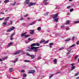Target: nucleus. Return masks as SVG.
I'll return each mask as SVG.
<instances>
[{
	"instance_id": "10",
	"label": "nucleus",
	"mask_w": 79,
	"mask_h": 79,
	"mask_svg": "<svg viewBox=\"0 0 79 79\" xmlns=\"http://www.w3.org/2000/svg\"><path fill=\"white\" fill-rule=\"evenodd\" d=\"M22 51L21 50L20 51H17L16 52L14 53L15 55H18L19 53H21Z\"/></svg>"
},
{
	"instance_id": "31",
	"label": "nucleus",
	"mask_w": 79,
	"mask_h": 79,
	"mask_svg": "<svg viewBox=\"0 0 79 79\" xmlns=\"http://www.w3.org/2000/svg\"><path fill=\"white\" fill-rule=\"evenodd\" d=\"M7 58H8L7 56L4 57L2 58V59L3 60H6V59H7Z\"/></svg>"
},
{
	"instance_id": "60",
	"label": "nucleus",
	"mask_w": 79,
	"mask_h": 79,
	"mask_svg": "<svg viewBox=\"0 0 79 79\" xmlns=\"http://www.w3.org/2000/svg\"><path fill=\"white\" fill-rule=\"evenodd\" d=\"M3 61V60L2 59H0V62H2Z\"/></svg>"
},
{
	"instance_id": "23",
	"label": "nucleus",
	"mask_w": 79,
	"mask_h": 79,
	"mask_svg": "<svg viewBox=\"0 0 79 79\" xmlns=\"http://www.w3.org/2000/svg\"><path fill=\"white\" fill-rule=\"evenodd\" d=\"M37 29L38 31H41V27H39L37 28Z\"/></svg>"
},
{
	"instance_id": "48",
	"label": "nucleus",
	"mask_w": 79,
	"mask_h": 79,
	"mask_svg": "<svg viewBox=\"0 0 79 79\" xmlns=\"http://www.w3.org/2000/svg\"><path fill=\"white\" fill-rule=\"evenodd\" d=\"M77 57H78V56H76L75 57V59L76 60L77 58Z\"/></svg>"
},
{
	"instance_id": "41",
	"label": "nucleus",
	"mask_w": 79,
	"mask_h": 79,
	"mask_svg": "<svg viewBox=\"0 0 79 79\" xmlns=\"http://www.w3.org/2000/svg\"><path fill=\"white\" fill-rule=\"evenodd\" d=\"M78 75H79V73H76L75 75V76H78Z\"/></svg>"
},
{
	"instance_id": "2",
	"label": "nucleus",
	"mask_w": 79,
	"mask_h": 79,
	"mask_svg": "<svg viewBox=\"0 0 79 79\" xmlns=\"http://www.w3.org/2000/svg\"><path fill=\"white\" fill-rule=\"evenodd\" d=\"M30 49L31 50H28V52H31V51H33L34 52H37L38 51V49L37 48H39V47H31Z\"/></svg>"
},
{
	"instance_id": "15",
	"label": "nucleus",
	"mask_w": 79,
	"mask_h": 79,
	"mask_svg": "<svg viewBox=\"0 0 79 79\" xmlns=\"http://www.w3.org/2000/svg\"><path fill=\"white\" fill-rule=\"evenodd\" d=\"M27 33V32H26L25 33L22 34L21 35V37H24V36Z\"/></svg>"
},
{
	"instance_id": "9",
	"label": "nucleus",
	"mask_w": 79,
	"mask_h": 79,
	"mask_svg": "<svg viewBox=\"0 0 79 79\" xmlns=\"http://www.w3.org/2000/svg\"><path fill=\"white\" fill-rule=\"evenodd\" d=\"M48 0H44V4L45 5H48V2H47V1H48Z\"/></svg>"
},
{
	"instance_id": "51",
	"label": "nucleus",
	"mask_w": 79,
	"mask_h": 79,
	"mask_svg": "<svg viewBox=\"0 0 79 79\" xmlns=\"http://www.w3.org/2000/svg\"><path fill=\"white\" fill-rule=\"evenodd\" d=\"M53 75H52L51 76H49V78L50 79V78H52V76H53Z\"/></svg>"
},
{
	"instance_id": "52",
	"label": "nucleus",
	"mask_w": 79,
	"mask_h": 79,
	"mask_svg": "<svg viewBox=\"0 0 79 79\" xmlns=\"http://www.w3.org/2000/svg\"><path fill=\"white\" fill-rule=\"evenodd\" d=\"M65 27V26H64V25H63V26H61V27H61V28H64V27Z\"/></svg>"
},
{
	"instance_id": "39",
	"label": "nucleus",
	"mask_w": 79,
	"mask_h": 79,
	"mask_svg": "<svg viewBox=\"0 0 79 79\" xmlns=\"http://www.w3.org/2000/svg\"><path fill=\"white\" fill-rule=\"evenodd\" d=\"M48 40H47L46 41H45V42H44V43L45 44H47V43H48Z\"/></svg>"
},
{
	"instance_id": "30",
	"label": "nucleus",
	"mask_w": 79,
	"mask_h": 79,
	"mask_svg": "<svg viewBox=\"0 0 79 79\" xmlns=\"http://www.w3.org/2000/svg\"><path fill=\"white\" fill-rule=\"evenodd\" d=\"M70 40H71V39L69 38V39H66L65 40V41H66V42H68V41H70Z\"/></svg>"
},
{
	"instance_id": "14",
	"label": "nucleus",
	"mask_w": 79,
	"mask_h": 79,
	"mask_svg": "<svg viewBox=\"0 0 79 79\" xmlns=\"http://www.w3.org/2000/svg\"><path fill=\"white\" fill-rule=\"evenodd\" d=\"M29 0H26L25 2H24L25 5H28L29 4Z\"/></svg>"
},
{
	"instance_id": "54",
	"label": "nucleus",
	"mask_w": 79,
	"mask_h": 79,
	"mask_svg": "<svg viewBox=\"0 0 79 79\" xmlns=\"http://www.w3.org/2000/svg\"><path fill=\"white\" fill-rule=\"evenodd\" d=\"M27 53H28L27 52ZM23 54L24 55H25V54H27V53H26L25 52H23Z\"/></svg>"
},
{
	"instance_id": "17",
	"label": "nucleus",
	"mask_w": 79,
	"mask_h": 79,
	"mask_svg": "<svg viewBox=\"0 0 79 79\" xmlns=\"http://www.w3.org/2000/svg\"><path fill=\"white\" fill-rule=\"evenodd\" d=\"M14 71V70L13 69V68H10L9 69V71L10 72V73H12V71Z\"/></svg>"
},
{
	"instance_id": "42",
	"label": "nucleus",
	"mask_w": 79,
	"mask_h": 79,
	"mask_svg": "<svg viewBox=\"0 0 79 79\" xmlns=\"http://www.w3.org/2000/svg\"><path fill=\"white\" fill-rule=\"evenodd\" d=\"M40 59H41V57L40 56V57H38V58H37V60H40Z\"/></svg>"
},
{
	"instance_id": "49",
	"label": "nucleus",
	"mask_w": 79,
	"mask_h": 79,
	"mask_svg": "<svg viewBox=\"0 0 79 79\" xmlns=\"http://www.w3.org/2000/svg\"><path fill=\"white\" fill-rule=\"evenodd\" d=\"M5 19V18L4 17H3L2 19H0V21L1 20L2 21V20H3V19Z\"/></svg>"
},
{
	"instance_id": "12",
	"label": "nucleus",
	"mask_w": 79,
	"mask_h": 79,
	"mask_svg": "<svg viewBox=\"0 0 79 79\" xmlns=\"http://www.w3.org/2000/svg\"><path fill=\"white\" fill-rule=\"evenodd\" d=\"M35 73V71L33 70H31V71L28 72V74H33Z\"/></svg>"
},
{
	"instance_id": "7",
	"label": "nucleus",
	"mask_w": 79,
	"mask_h": 79,
	"mask_svg": "<svg viewBox=\"0 0 79 79\" xmlns=\"http://www.w3.org/2000/svg\"><path fill=\"white\" fill-rule=\"evenodd\" d=\"M36 3H35L30 2V5H28V6L30 7L31 6H33L35 5Z\"/></svg>"
},
{
	"instance_id": "16",
	"label": "nucleus",
	"mask_w": 79,
	"mask_h": 79,
	"mask_svg": "<svg viewBox=\"0 0 79 79\" xmlns=\"http://www.w3.org/2000/svg\"><path fill=\"white\" fill-rule=\"evenodd\" d=\"M6 23H7V21H6V22H4L2 24V26H5L6 25Z\"/></svg>"
},
{
	"instance_id": "32",
	"label": "nucleus",
	"mask_w": 79,
	"mask_h": 79,
	"mask_svg": "<svg viewBox=\"0 0 79 79\" xmlns=\"http://www.w3.org/2000/svg\"><path fill=\"white\" fill-rule=\"evenodd\" d=\"M74 11L73 8H72L70 10V12H72V11Z\"/></svg>"
},
{
	"instance_id": "53",
	"label": "nucleus",
	"mask_w": 79,
	"mask_h": 79,
	"mask_svg": "<svg viewBox=\"0 0 79 79\" xmlns=\"http://www.w3.org/2000/svg\"><path fill=\"white\" fill-rule=\"evenodd\" d=\"M74 39H75V37H72V40H74Z\"/></svg>"
},
{
	"instance_id": "45",
	"label": "nucleus",
	"mask_w": 79,
	"mask_h": 79,
	"mask_svg": "<svg viewBox=\"0 0 79 79\" xmlns=\"http://www.w3.org/2000/svg\"><path fill=\"white\" fill-rule=\"evenodd\" d=\"M60 35V34L58 33H57L56 34V36H59Z\"/></svg>"
},
{
	"instance_id": "24",
	"label": "nucleus",
	"mask_w": 79,
	"mask_h": 79,
	"mask_svg": "<svg viewBox=\"0 0 79 79\" xmlns=\"http://www.w3.org/2000/svg\"><path fill=\"white\" fill-rule=\"evenodd\" d=\"M9 18H10V17H8L5 19V21H7H7L9 19Z\"/></svg>"
},
{
	"instance_id": "11",
	"label": "nucleus",
	"mask_w": 79,
	"mask_h": 79,
	"mask_svg": "<svg viewBox=\"0 0 79 79\" xmlns=\"http://www.w3.org/2000/svg\"><path fill=\"white\" fill-rule=\"evenodd\" d=\"M53 62L54 63V64H57V59H55L53 60Z\"/></svg>"
},
{
	"instance_id": "59",
	"label": "nucleus",
	"mask_w": 79,
	"mask_h": 79,
	"mask_svg": "<svg viewBox=\"0 0 79 79\" xmlns=\"http://www.w3.org/2000/svg\"><path fill=\"white\" fill-rule=\"evenodd\" d=\"M28 16V15H24V17H27Z\"/></svg>"
},
{
	"instance_id": "61",
	"label": "nucleus",
	"mask_w": 79,
	"mask_h": 79,
	"mask_svg": "<svg viewBox=\"0 0 79 79\" xmlns=\"http://www.w3.org/2000/svg\"><path fill=\"white\" fill-rule=\"evenodd\" d=\"M12 79H18L17 78H15V77H13L12 78Z\"/></svg>"
},
{
	"instance_id": "62",
	"label": "nucleus",
	"mask_w": 79,
	"mask_h": 79,
	"mask_svg": "<svg viewBox=\"0 0 79 79\" xmlns=\"http://www.w3.org/2000/svg\"><path fill=\"white\" fill-rule=\"evenodd\" d=\"M60 73V72H58L56 73V74H59V73Z\"/></svg>"
},
{
	"instance_id": "5",
	"label": "nucleus",
	"mask_w": 79,
	"mask_h": 79,
	"mask_svg": "<svg viewBox=\"0 0 79 79\" xmlns=\"http://www.w3.org/2000/svg\"><path fill=\"white\" fill-rule=\"evenodd\" d=\"M15 27H12V28H10L9 29L7 30V32H11V31H13V30H14L15 29Z\"/></svg>"
},
{
	"instance_id": "20",
	"label": "nucleus",
	"mask_w": 79,
	"mask_h": 79,
	"mask_svg": "<svg viewBox=\"0 0 79 79\" xmlns=\"http://www.w3.org/2000/svg\"><path fill=\"white\" fill-rule=\"evenodd\" d=\"M16 1H15L14 2V3L13 4L11 3L10 5H11V6H15V5H16Z\"/></svg>"
},
{
	"instance_id": "4",
	"label": "nucleus",
	"mask_w": 79,
	"mask_h": 79,
	"mask_svg": "<svg viewBox=\"0 0 79 79\" xmlns=\"http://www.w3.org/2000/svg\"><path fill=\"white\" fill-rule=\"evenodd\" d=\"M34 46H40V44L39 43H33L31 45V47H34Z\"/></svg>"
},
{
	"instance_id": "58",
	"label": "nucleus",
	"mask_w": 79,
	"mask_h": 79,
	"mask_svg": "<svg viewBox=\"0 0 79 79\" xmlns=\"http://www.w3.org/2000/svg\"><path fill=\"white\" fill-rule=\"evenodd\" d=\"M29 41H25V43H27V44L28 43V42H29Z\"/></svg>"
},
{
	"instance_id": "63",
	"label": "nucleus",
	"mask_w": 79,
	"mask_h": 79,
	"mask_svg": "<svg viewBox=\"0 0 79 79\" xmlns=\"http://www.w3.org/2000/svg\"><path fill=\"white\" fill-rule=\"evenodd\" d=\"M70 53V52H67V55H69V54Z\"/></svg>"
},
{
	"instance_id": "19",
	"label": "nucleus",
	"mask_w": 79,
	"mask_h": 79,
	"mask_svg": "<svg viewBox=\"0 0 79 79\" xmlns=\"http://www.w3.org/2000/svg\"><path fill=\"white\" fill-rule=\"evenodd\" d=\"M12 44H13V43L10 42L7 45V46L9 47H10V46H11Z\"/></svg>"
},
{
	"instance_id": "37",
	"label": "nucleus",
	"mask_w": 79,
	"mask_h": 79,
	"mask_svg": "<svg viewBox=\"0 0 79 79\" xmlns=\"http://www.w3.org/2000/svg\"><path fill=\"white\" fill-rule=\"evenodd\" d=\"M45 42V40H42L40 42V43H43V42Z\"/></svg>"
},
{
	"instance_id": "29",
	"label": "nucleus",
	"mask_w": 79,
	"mask_h": 79,
	"mask_svg": "<svg viewBox=\"0 0 79 79\" xmlns=\"http://www.w3.org/2000/svg\"><path fill=\"white\" fill-rule=\"evenodd\" d=\"M48 13H49V12H47L45 14H44V15L45 16H48Z\"/></svg>"
},
{
	"instance_id": "13",
	"label": "nucleus",
	"mask_w": 79,
	"mask_h": 79,
	"mask_svg": "<svg viewBox=\"0 0 79 79\" xmlns=\"http://www.w3.org/2000/svg\"><path fill=\"white\" fill-rule=\"evenodd\" d=\"M71 22V21L69 20H67L66 21V23H65V24L66 25H68V24H69V23Z\"/></svg>"
},
{
	"instance_id": "3",
	"label": "nucleus",
	"mask_w": 79,
	"mask_h": 79,
	"mask_svg": "<svg viewBox=\"0 0 79 79\" xmlns=\"http://www.w3.org/2000/svg\"><path fill=\"white\" fill-rule=\"evenodd\" d=\"M75 46L76 44H74L72 45L71 46H70L69 48L67 49V50L69 52H71V48H72V47H75Z\"/></svg>"
},
{
	"instance_id": "25",
	"label": "nucleus",
	"mask_w": 79,
	"mask_h": 79,
	"mask_svg": "<svg viewBox=\"0 0 79 79\" xmlns=\"http://www.w3.org/2000/svg\"><path fill=\"white\" fill-rule=\"evenodd\" d=\"M35 21L33 22H32L30 24V26L33 25V24H35Z\"/></svg>"
},
{
	"instance_id": "43",
	"label": "nucleus",
	"mask_w": 79,
	"mask_h": 79,
	"mask_svg": "<svg viewBox=\"0 0 79 79\" xmlns=\"http://www.w3.org/2000/svg\"><path fill=\"white\" fill-rule=\"evenodd\" d=\"M70 65H71L72 66H74V63L71 64H70Z\"/></svg>"
},
{
	"instance_id": "40",
	"label": "nucleus",
	"mask_w": 79,
	"mask_h": 79,
	"mask_svg": "<svg viewBox=\"0 0 79 79\" xmlns=\"http://www.w3.org/2000/svg\"><path fill=\"white\" fill-rule=\"evenodd\" d=\"M15 35V33L13 34H12V35L10 36V37H13V35Z\"/></svg>"
},
{
	"instance_id": "26",
	"label": "nucleus",
	"mask_w": 79,
	"mask_h": 79,
	"mask_svg": "<svg viewBox=\"0 0 79 79\" xmlns=\"http://www.w3.org/2000/svg\"><path fill=\"white\" fill-rule=\"evenodd\" d=\"M65 47H62L61 48L59 49V50H63L64 48Z\"/></svg>"
},
{
	"instance_id": "28",
	"label": "nucleus",
	"mask_w": 79,
	"mask_h": 79,
	"mask_svg": "<svg viewBox=\"0 0 79 79\" xmlns=\"http://www.w3.org/2000/svg\"><path fill=\"white\" fill-rule=\"evenodd\" d=\"M8 2H9V0H5L4 2L5 3H7Z\"/></svg>"
},
{
	"instance_id": "27",
	"label": "nucleus",
	"mask_w": 79,
	"mask_h": 79,
	"mask_svg": "<svg viewBox=\"0 0 79 79\" xmlns=\"http://www.w3.org/2000/svg\"><path fill=\"white\" fill-rule=\"evenodd\" d=\"M26 76H27V75L26 73H24L23 75V77H26Z\"/></svg>"
},
{
	"instance_id": "18",
	"label": "nucleus",
	"mask_w": 79,
	"mask_h": 79,
	"mask_svg": "<svg viewBox=\"0 0 79 79\" xmlns=\"http://www.w3.org/2000/svg\"><path fill=\"white\" fill-rule=\"evenodd\" d=\"M24 61L25 63H29L30 62H31V61L29 60H24Z\"/></svg>"
},
{
	"instance_id": "47",
	"label": "nucleus",
	"mask_w": 79,
	"mask_h": 79,
	"mask_svg": "<svg viewBox=\"0 0 79 79\" xmlns=\"http://www.w3.org/2000/svg\"><path fill=\"white\" fill-rule=\"evenodd\" d=\"M53 45V43H51L49 44V45H50L51 46V45Z\"/></svg>"
},
{
	"instance_id": "22",
	"label": "nucleus",
	"mask_w": 79,
	"mask_h": 79,
	"mask_svg": "<svg viewBox=\"0 0 79 79\" xmlns=\"http://www.w3.org/2000/svg\"><path fill=\"white\" fill-rule=\"evenodd\" d=\"M18 60V58H17L16 59L14 60L13 61L14 63H15L16 62V61Z\"/></svg>"
},
{
	"instance_id": "8",
	"label": "nucleus",
	"mask_w": 79,
	"mask_h": 79,
	"mask_svg": "<svg viewBox=\"0 0 79 79\" xmlns=\"http://www.w3.org/2000/svg\"><path fill=\"white\" fill-rule=\"evenodd\" d=\"M34 31H35V30H29V31L30 32V34H33L34 33Z\"/></svg>"
},
{
	"instance_id": "55",
	"label": "nucleus",
	"mask_w": 79,
	"mask_h": 79,
	"mask_svg": "<svg viewBox=\"0 0 79 79\" xmlns=\"http://www.w3.org/2000/svg\"><path fill=\"white\" fill-rule=\"evenodd\" d=\"M0 14H2V15H4V14H5V13L2 12H1Z\"/></svg>"
},
{
	"instance_id": "33",
	"label": "nucleus",
	"mask_w": 79,
	"mask_h": 79,
	"mask_svg": "<svg viewBox=\"0 0 79 79\" xmlns=\"http://www.w3.org/2000/svg\"><path fill=\"white\" fill-rule=\"evenodd\" d=\"M30 36V35H25V37H29Z\"/></svg>"
},
{
	"instance_id": "35",
	"label": "nucleus",
	"mask_w": 79,
	"mask_h": 79,
	"mask_svg": "<svg viewBox=\"0 0 79 79\" xmlns=\"http://www.w3.org/2000/svg\"><path fill=\"white\" fill-rule=\"evenodd\" d=\"M71 6H69L67 7V9H69V8H71Z\"/></svg>"
},
{
	"instance_id": "56",
	"label": "nucleus",
	"mask_w": 79,
	"mask_h": 79,
	"mask_svg": "<svg viewBox=\"0 0 79 79\" xmlns=\"http://www.w3.org/2000/svg\"><path fill=\"white\" fill-rule=\"evenodd\" d=\"M76 44H77V45H79V41H77V42Z\"/></svg>"
},
{
	"instance_id": "6",
	"label": "nucleus",
	"mask_w": 79,
	"mask_h": 79,
	"mask_svg": "<svg viewBox=\"0 0 79 79\" xmlns=\"http://www.w3.org/2000/svg\"><path fill=\"white\" fill-rule=\"evenodd\" d=\"M27 56H31V59L34 58V55H31L29 54V53H27Z\"/></svg>"
},
{
	"instance_id": "44",
	"label": "nucleus",
	"mask_w": 79,
	"mask_h": 79,
	"mask_svg": "<svg viewBox=\"0 0 79 79\" xmlns=\"http://www.w3.org/2000/svg\"><path fill=\"white\" fill-rule=\"evenodd\" d=\"M74 23H79V21H76L74 22Z\"/></svg>"
},
{
	"instance_id": "50",
	"label": "nucleus",
	"mask_w": 79,
	"mask_h": 79,
	"mask_svg": "<svg viewBox=\"0 0 79 79\" xmlns=\"http://www.w3.org/2000/svg\"><path fill=\"white\" fill-rule=\"evenodd\" d=\"M23 19H24V18H21V19H19V20H20V21H23Z\"/></svg>"
},
{
	"instance_id": "46",
	"label": "nucleus",
	"mask_w": 79,
	"mask_h": 79,
	"mask_svg": "<svg viewBox=\"0 0 79 79\" xmlns=\"http://www.w3.org/2000/svg\"><path fill=\"white\" fill-rule=\"evenodd\" d=\"M70 28L69 27H67L65 28V29H66V30H69V29Z\"/></svg>"
},
{
	"instance_id": "1",
	"label": "nucleus",
	"mask_w": 79,
	"mask_h": 79,
	"mask_svg": "<svg viewBox=\"0 0 79 79\" xmlns=\"http://www.w3.org/2000/svg\"><path fill=\"white\" fill-rule=\"evenodd\" d=\"M58 15V14L51 15V17H53V19H54L55 22H56V23H58V19L57 18Z\"/></svg>"
},
{
	"instance_id": "57",
	"label": "nucleus",
	"mask_w": 79,
	"mask_h": 79,
	"mask_svg": "<svg viewBox=\"0 0 79 79\" xmlns=\"http://www.w3.org/2000/svg\"><path fill=\"white\" fill-rule=\"evenodd\" d=\"M13 39L12 37H10V40H13Z\"/></svg>"
},
{
	"instance_id": "36",
	"label": "nucleus",
	"mask_w": 79,
	"mask_h": 79,
	"mask_svg": "<svg viewBox=\"0 0 79 79\" xmlns=\"http://www.w3.org/2000/svg\"><path fill=\"white\" fill-rule=\"evenodd\" d=\"M24 72H25L24 70L23 69L21 70V73H24Z\"/></svg>"
},
{
	"instance_id": "21",
	"label": "nucleus",
	"mask_w": 79,
	"mask_h": 79,
	"mask_svg": "<svg viewBox=\"0 0 79 79\" xmlns=\"http://www.w3.org/2000/svg\"><path fill=\"white\" fill-rule=\"evenodd\" d=\"M76 68V67L75 66H72L71 71H72L73 69H74Z\"/></svg>"
},
{
	"instance_id": "38",
	"label": "nucleus",
	"mask_w": 79,
	"mask_h": 79,
	"mask_svg": "<svg viewBox=\"0 0 79 79\" xmlns=\"http://www.w3.org/2000/svg\"><path fill=\"white\" fill-rule=\"evenodd\" d=\"M32 40H31V38H28V41L29 42H31V41H32Z\"/></svg>"
},
{
	"instance_id": "64",
	"label": "nucleus",
	"mask_w": 79,
	"mask_h": 79,
	"mask_svg": "<svg viewBox=\"0 0 79 79\" xmlns=\"http://www.w3.org/2000/svg\"><path fill=\"white\" fill-rule=\"evenodd\" d=\"M79 79V76L78 77H77L76 78V79Z\"/></svg>"
},
{
	"instance_id": "34",
	"label": "nucleus",
	"mask_w": 79,
	"mask_h": 79,
	"mask_svg": "<svg viewBox=\"0 0 79 79\" xmlns=\"http://www.w3.org/2000/svg\"><path fill=\"white\" fill-rule=\"evenodd\" d=\"M13 23V22L12 21H10V23H9V25H11Z\"/></svg>"
}]
</instances>
